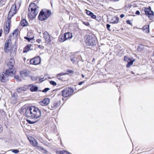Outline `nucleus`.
I'll return each mask as SVG.
<instances>
[{"label": "nucleus", "instance_id": "1", "mask_svg": "<svg viewBox=\"0 0 154 154\" xmlns=\"http://www.w3.org/2000/svg\"><path fill=\"white\" fill-rule=\"evenodd\" d=\"M20 110L21 112H25V116L29 119H36L38 118V116L37 114L38 108L35 106H30L27 108H21Z\"/></svg>", "mask_w": 154, "mask_h": 154}, {"label": "nucleus", "instance_id": "2", "mask_svg": "<svg viewBox=\"0 0 154 154\" xmlns=\"http://www.w3.org/2000/svg\"><path fill=\"white\" fill-rule=\"evenodd\" d=\"M38 8L37 5L34 3H32L29 5L28 8V16L31 19H33L37 14L36 11Z\"/></svg>", "mask_w": 154, "mask_h": 154}, {"label": "nucleus", "instance_id": "3", "mask_svg": "<svg viewBox=\"0 0 154 154\" xmlns=\"http://www.w3.org/2000/svg\"><path fill=\"white\" fill-rule=\"evenodd\" d=\"M50 10L47 9H42L39 14V20L43 21L46 20L51 15Z\"/></svg>", "mask_w": 154, "mask_h": 154}, {"label": "nucleus", "instance_id": "4", "mask_svg": "<svg viewBox=\"0 0 154 154\" xmlns=\"http://www.w3.org/2000/svg\"><path fill=\"white\" fill-rule=\"evenodd\" d=\"M17 11L16 4H14L11 8L8 13L7 21L11 22V17L17 13Z\"/></svg>", "mask_w": 154, "mask_h": 154}, {"label": "nucleus", "instance_id": "5", "mask_svg": "<svg viewBox=\"0 0 154 154\" xmlns=\"http://www.w3.org/2000/svg\"><path fill=\"white\" fill-rule=\"evenodd\" d=\"M85 42L87 45L91 46H94L96 44V39L92 36H88Z\"/></svg>", "mask_w": 154, "mask_h": 154}, {"label": "nucleus", "instance_id": "6", "mask_svg": "<svg viewBox=\"0 0 154 154\" xmlns=\"http://www.w3.org/2000/svg\"><path fill=\"white\" fill-rule=\"evenodd\" d=\"M73 92L72 89L70 88L67 87L62 91V95L65 97H67L72 95Z\"/></svg>", "mask_w": 154, "mask_h": 154}, {"label": "nucleus", "instance_id": "7", "mask_svg": "<svg viewBox=\"0 0 154 154\" xmlns=\"http://www.w3.org/2000/svg\"><path fill=\"white\" fill-rule=\"evenodd\" d=\"M12 45L11 41L10 39L7 40L4 45V50L6 53H8L11 52L10 48Z\"/></svg>", "mask_w": 154, "mask_h": 154}, {"label": "nucleus", "instance_id": "8", "mask_svg": "<svg viewBox=\"0 0 154 154\" xmlns=\"http://www.w3.org/2000/svg\"><path fill=\"white\" fill-rule=\"evenodd\" d=\"M144 11L145 15L148 16L149 19L152 20L153 17L154 12L151 11V7L149 6L148 8H145Z\"/></svg>", "mask_w": 154, "mask_h": 154}, {"label": "nucleus", "instance_id": "9", "mask_svg": "<svg viewBox=\"0 0 154 154\" xmlns=\"http://www.w3.org/2000/svg\"><path fill=\"white\" fill-rule=\"evenodd\" d=\"M11 22L9 21H7L6 22L5 27L4 29V32L5 34H8L11 28Z\"/></svg>", "mask_w": 154, "mask_h": 154}, {"label": "nucleus", "instance_id": "10", "mask_svg": "<svg viewBox=\"0 0 154 154\" xmlns=\"http://www.w3.org/2000/svg\"><path fill=\"white\" fill-rule=\"evenodd\" d=\"M8 75L6 74V72L5 73L2 72L0 73V80L3 82H5L8 80L7 78Z\"/></svg>", "mask_w": 154, "mask_h": 154}, {"label": "nucleus", "instance_id": "11", "mask_svg": "<svg viewBox=\"0 0 154 154\" xmlns=\"http://www.w3.org/2000/svg\"><path fill=\"white\" fill-rule=\"evenodd\" d=\"M50 100V99L48 98H45L42 101L39 102V103L42 106H47L49 103Z\"/></svg>", "mask_w": 154, "mask_h": 154}, {"label": "nucleus", "instance_id": "12", "mask_svg": "<svg viewBox=\"0 0 154 154\" xmlns=\"http://www.w3.org/2000/svg\"><path fill=\"white\" fill-rule=\"evenodd\" d=\"M27 88L32 92L38 90V87L32 84H30L27 86Z\"/></svg>", "mask_w": 154, "mask_h": 154}, {"label": "nucleus", "instance_id": "13", "mask_svg": "<svg viewBox=\"0 0 154 154\" xmlns=\"http://www.w3.org/2000/svg\"><path fill=\"white\" fill-rule=\"evenodd\" d=\"M17 48V44L16 42H15L14 44L12 45L11 48H10L11 53L13 52V54H15L16 53Z\"/></svg>", "mask_w": 154, "mask_h": 154}, {"label": "nucleus", "instance_id": "14", "mask_svg": "<svg viewBox=\"0 0 154 154\" xmlns=\"http://www.w3.org/2000/svg\"><path fill=\"white\" fill-rule=\"evenodd\" d=\"M18 96L16 93L14 92L12 95L11 100L12 103H15L17 102Z\"/></svg>", "mask_w": 154, "mask_h": 154}, {"label": "nucleus", "instance_id": "15", "mask_svg": "<svg viewBox=\"0 0 154 154\" xmlns=\"http://www.w3.org/2000/svg\"><path fill=\"white\" fill-rule=\"evenodd\" d=\"M43 38L45 40V42L49 43L50 42V36L47 32H45L43 34Z\"/></svg>", "mask_w": 154, "mask_h": 154}, {"label": "nucleus", "instance_id": "16", "mask_svg": "<svg viewBox=\"0 0 154 154\" xmlns=\"http://www.w3.org/2000/svg\"><path fill=\"white\" fill-rule=\"evenodd\" d=\"M38 56L35 57L30 60V63L31 64L37 65L38 64Z\"/></svg>", "mask_w": 154, "mask_h": 154}, {"label": "nucleus", "instance_id": "17", "mask_svg": "<svg viewBox=\"0 0 154 154\" xmlns=\"http://www.w3.org/2000/svg\"><path fill=\"white\" fill-rule=\"evenodd\" d=\"M5 72H6V74L8 76L9 75L12 76L13 75H14L15 72L12 68H10L9 69H7Z\"/></svg>", "mask_w": 154, "mask_h": 154}, {"label": "nucleus", "instance_id": "18", "mask_svg": "<svg viewBox=\"0 0 154 154\" xmlns=\"http://www.w3.org/2000/svg\"><path fill=\"white\" fill-rule=\"evenodd\" d=\"M66 40L71 39L72 36V34L69 32L65 33L64 34Z\"/></svg>", "mask_w": 154, "mask_h": 154}, {"label": "nucleus", "instance_id": "19", "mask_svg": "<svg viewBox=\"0 0 154 154\" xmlns=\"http://www.w3.org/2000/svg\"><path fill=\"white\" fill-rule=\"evenodd\" d=\"M58 103H54L52 104L51 106L49 108L51 110H54L57 108L58 106Z\"/></svg>", "mask_w": 154, "mask_h": 154}, {"label": "nucleus", "instance_id": "20", "mask_svg": "<svg viewBox=\"0 0 154 154\" xmlns=\"http://www.w3.org/2000/svg\"><path fill=\"white\" fill-rule=\"evenodd\" d=\"M119 18L118 17H113L111 20L110 22L112 23H118Z\"/></svg>", "mask_w": 154, "mask_h": 154}, {"label": "nucleus", "instance_id": "21", "mask_svg": "<svg viewBox=\"0 0 154 154\" xmlns=\"http://www.w3.org/2000/svg\"><path fill=\"white\" fill-rule=\"evenodd\" d=\"M26 90L27 88L24 87L19 88L17 89V91L19 93H22L23 91H25Z\"/></svg>", "mask_w": 154, "mask_h": 154}, {"label": "nucleus", "instance_id": "22", "mask_svg": "<svg viewBox=\"0 0 154 154\" xmlns=\"http://www.w3.org/2000/svg\"><path fill=\"white\" fill-rule=\"evenodd\" d=\"M28 23L26 19H23L20 22V24L21 26H25L28 25Z\"/></svg>", "mask_w": 154, "mask_h": 154}, {"label": "nucleus", "instance_id": "23", "mask_svg": "<svg viewBox=\"0 0 154 154\" xmlns=\"http://www.w3.org/2000/svg\"><path fill=\"white\" fill-rule=\"evenodd\" d=\"M31 47V45H27L25 47V48H24L23 52L24 53L27 52L31 50L30 47Z\"/></svg>", "mask_w": 154, "mask_h": 154}, {"label": "nucleus", "instance_id": "24", "mask_svg": "<svg viewBox=\"0 0 154 154\" xmlns=\"http://www.w3.org/2000/svg\"><path fill=\"white\" fill-rule=\"evenodd\" d=\"M135 61L134 59L131 58L128 63L126 65V67L128 68L131 65H132L134 61Z\"/></svg>", "mask_w": 154, "mask_h": 154}, {"label": "nucleus", "instance_id": "25", "mask_svg": "<svg viewBox=\"0 0 154 154\" xmlns=\"http://www.w3.org/2000/svg\"><path fill=\"white\" fill-rule=\"evenodd\" d=\"M149 25H146L144 26L143 28V31L146 33H148L149 32Z\"/></svg>", "mask_w": 154, "mask_h": 154}, {"label": "nucleus", "instance_id": "26", "mask_svg": "<svg viewBox=\"0 0 154 154\" xmlns=\"http://www.w3.org/2000/svg\"><path fill=\"white\" fill-rule=\"evenodd\" d=\"M66 41L65 37L63 35H60L59 37V41L60 42H63Z\"/></svg>", "mask_w": 154, "mask_h": 154}, {"label": "nucleus", "instance_id": "27", "mask_svg": "<svg viewBox=\"0 0 154 154\" xmlns=\"http://www.w3.org/2000/svg\"><path fill=\"white\" fill-rule=\"evenodd\" d=\"M14 59H11L9 62L8 63V65L9 66H10L11 67H13L14 66Z\"/></svg>", "mask_w": 154, "mask_h": 154}, {"label": "nucleus", "instance_id": "28", "mask_svg": "<svg viewBox=\"0 0 154 154\" xmlns=\"http://www.w3.org/2000/svg\"><path fill=\"white\" fill-rule=\"evenodd\" d=\"M29 140L30 143L32 145L34 146H37L38 143L35 140H30L29 138Z\"/></svg>", "mask_w": 154, "mask_h": 154}, {"label": "nucleus", "instance_id": "29", "mask_svg": "<svg viewBox=\"0 0 154 154\" xmlns=\"http://www.w3.org/2000/svg\"><path fill=\"white\" fill-rule=\"evenodd\" d=\"M28 74L26 71H22L20 72V75L22 77L23 76H26L28 75Z\"/></svg>", "mask_w": 154, "mask_h": 154}, {"label": "nucleus", "instance_id": "30", "mask_svg": "<svg viewBox=\"0 0 154 154\" xmlns=\"http://www.w3.org/2000/svg\"><path fill=\"white\" fill-rule=\"evenodd\" d=\"M18 31V30L17 29H16L13 31L12 32V35L13 36L15 37L17 36Z\"/></svg>", "mask_w": 154, "mask_h": 154}, {"label": "nucleus", "instance_id": "31", "mask_svg": "<svg viewBox=\"0 0 154 154\" xmlns=\"http://www.w3.org/2000/svg\"><path fill=\"white\" fill-rule=\"evenodd\" d=\"M66 74H68L67 73H63L62 72V73L57 74V78L59 80H61L62 78L61 77V76L65 75Z\"/></svg>", "mask_w": 154, "mask_h": 154}, {"label": "nucleus", "instance_id": "32", "mask_svg": "<svg viewBox=\"0 0 154 154\" xmlns=\"http://www.w3.org/2000/svg\"><path fill=\"white\" fill-rule=\"evenodd\" d=\"M70 60L73 63H74L76 61H78L77 58L75 57H71L70 58Z\"/></svg>", "mask_w": 154, "mask_h": 154}, {"label": "nucleus", "instance_id": "33", "mask_svg": "<svg viewBox=\"0 0 154 154\" xmlns=\"http://www.w3.org/2000/svg\"><path fill=\"white\" fill-rule=\"evenodd\" d=\"M38 120L37 121H32L29 120L27 119V122L29 124H33L36 123L37 122Z\"/></svg>", "mask_w": 154, "mask_h": 154}, {"label": "nucleus", "instance_id": "34", "mask_svg": "<svg viewBox=\"0 0 154 154\" xmlns=\"http://www.w3.org/2000/svg\"><path fill=\"white\" fill-rule=\"evenodd\" d=\"M33 38L34 37H30L29 36V37L25 36L24 37V38L25 39L27 40L29 42H30L31 40H32V38Z\"/></svg>", "mask_w": 154, "mask_h": 154}, {"label": "nucleus", "instance_id": "35", "mask_svg": "<svg viewBox=\"0 0 154 154\" xmlns=\"http://www.w3.org/2000/svg\"><path fill=\"white\" fill-rule=\"evenodd\" d=\"M11 150L12 152L15 154H17L19 152V150L18 149H13Z\"/></svg>", "mask_w": 154, "mask_h": 154}, {"label": "nucleus", "instance_id": "36", "mask_svg": "<svg viewBox=\"0 0 154 154\" xmlns=\"http://www.w3.org/2000/svg\"><path fill=\"white\" fill-rule=\"evenodd\" d=\"M14 79H15L17 81L20 82L21 81V80L20 79V77L18 75H15Z\"/></svg>", "mask_w": 154, "mask_h": 154}, {"label": "nucleus", "instance_id": "37", "mask_svg": "<svg viewBox=\"0 0 154 154\" xmlns=\"http://www.w3.org/2000/svg\"><path fill=\"white\" fill-rule=\"evenodd\" d=\"M60 154H71L68 152L64 150L60 151Z\"/></svg>", "mask_w": 154, "mask_h": 154}, {"label": "nucleus", "instance_id": "38", "mask_svg": "<svg viewBox=\"0 0 154 154\" xmlns=\"http://www.w3.org/2000/svg\"><path fill=\"white\" fill-rule=\"evenodd\" d=\"M131 59V58H130L128 57L127 56H125L124 58V60L125 61L127 62V63H128Z\"/></svg>", "mask_w": 154, "mask_h": 154}, {"label": "nucleus", "instance_id": "39", "mask_svg": "<svg viewBox=\"0 0 154 154\" xmlns=\"http://www.w3.org/2000/svg\"><path fill=\"white\" fill-rule=\"evenodd\" d=\"M39 148H40V149H41L42 152L43 153H46L47 152V151L45 149L42 147L41 146L40 147H39Z\"/></svg>", "mask_w": 154, "mask_h": 154}, {"label": "nucleus", "instance_id": "40", "mask_svg": "<svg viewBox=\"0 0 154 154\" xmlns=\"http://www.w3.org/2000/svg\"><path fill=\"white\" fill-rule=\"evenodd\" d=\"M50 84L54 86H56L57 85L56 82L54 81H50Z\"/></svg>", "mask_w": 154, "mask_h": 154}, {"label": "nucleus", "instance_id": "41", "mask_svg": "<svg viewBox=\"0 0 154 154\" xmlns=\"http://www.w3.org/2000/svg\"><path fill=\"white\" fill-rule=\"evenodd\" d=\"M30 78L32 80L35 81L36 80V79H38V78L37 77L34 76H31Z\"/></svg>", "mask_w": 154, "mask_h": 154}, {"label": "nucleus", "instance_id": "42", "mask_svg": "<svg viewBox=\"0 0 154 154\" xmlns=\"http://www.w3.org/2000/svg\"><path fill=\"white\" fill-rule=\"evenodd\" d=\"M50 89L49 88H45L44 90L42 91V92L44 93H46L47 91L50 90Z\"/></svg>", "mask_w": 154, "mask_h": 154}, {"label": "nucleus", "instance_id": "43", "mask_svg": "<svg viewBox=\"0 0 154 154\" xmlns=\"http://www.w3.org/2000/svg\"><path fill=\"white\" fill-rule=\"evenodd\" d=\"M90 16L93 19H95L96 18V16L94 15L93 13H92Z\"/></svg>", "mask_w": 154, "mask_h": 154}, {"label": "nucleus", "instance_id": "44", "mask_svg": "<svg viewBox=\"0 0 154 154\" xmlns=\"http://www.w3.org/2000/svg\"><path fill=\"white\" fill-rule=\"evenodd\" d=\"M86 14L90 16L91 14L92 13V12H91V11H88L87 10H86Z\"/></svg>", "mask_w": 154, "mask_h": 154}, {"label": "nucleus", "instance_id": "45", "mask_svg": "<svg viewBox=\"0 0 154 154\" xmlns=\"http://www.w3.org/2000/svg\"><path fill=\"white\" fill-rule=\"evenodd\" d=\"M82 23L83 24L87 26H88L90 25L89 23L88 22L83 21Z\"/></svg>", "mask_w": 154, "mask_h": 154}, {"label": "nucleus", "instance_id": "46", "mask_svg": "<svg viewBox=\"0 0 154 154\" xmlns=\"http://www.w3.org/2000/svg\"><path fill=\"white\" fill-rule=\"evenodd\" d=\"M106 28L107 29L109 30V31H111V30L110 29V25L109 24H106Z\"/></svg>", "mask_w": 154, "mask_h": 154}, {"label": "nucleus", "instance_id": "47", "mask_svg": "<svg viewBox=\"0 0 154 154\" xmlns=\"http://www.w3.org/2000/svg\"><path fill=\"white\" fill-rule=\"evenodd\" d=\"M126 23L127 24H129L130 25H132V23L131 22V21L129 20H128L126 21Z\"/></svg>", "mask_w": 154, "mask_h": 154}, {"label": "nucleus", "instance_id": "48", "mask_svg": "<svg viewBox=\"0 0 154 154\" xmlns=\"http://www.w3.org/2000/svg\"><path fill=\"white\" fill-rule=\"evenodd\" d=\"M66 71L67 72L70 73H73V71L71 70L67 69Z\"/></svg>", "mask_w": 154, "mask_h": 154}, {"label": "nucleus", "instance_id": "49", "mask_svg": "<svg viewBox=\"0 0 154 154\" xmlns=\"http://www.w3.org/2000/svg\"><path fill=\"white\" fill-rule=\"evenodd\" d=\"M85 82V81H82L80 82H79L78 83V85H81L82 84L84 83Z\"/></svg>", "mask_w": 154, "mask_h": 154}, {"label": "nucleus", "instance_id": "50", "mask_svg": "<svg viewBox=\"0 0 154 154\" xmlns=\"http://www.w3.org/2000/svg\"><path fill=\"white\" fill-rule=\"evenodd\" d=\"M2 29H0V37L2 35Z\"/></svg>", "mask_w": 154, "mask_h": 154}, {"label": "nucleus", "instance_id": "51", "mask_svg": "<svg viewBox=\"0 0 154 154\" xmlns=\"http://www.w3.org/2000/svg\"><path fill=\"white\" fill-rule=\"evenodd\" d=\"M135 14H137V15H139L140 14V11L137 10V11L136 12V13H135Z\"/></svg>", "mask_w": 154, "mask_h": 154}, {"label": "nucleus", "instance_id": "52", "mask_svg": "<svg viewBox=\"0 0 154 154\" xmlns=\"http://www.w3.org/2000/svg\"><path fill=\"white\" fill-rule=\"evenodd\" d=\"M0 128H1V129H0V133H1L2 132V131L3 130V128L2 127V126L1 125V127H0Z\"/></svg>", "mask_w": 154, "mask_h": 154}, {"label": "nucleus", "instance_id": "53", "mask_svg": "<svg viewBox=\"0 0 154 154\" xmlns=\"http://www.w3.org/2000/svg\"><path fill=\"white\" fill-rule=\"evenodd\" d=\"M125 16V15L123 14H121L120 15V17L121 18H123Z\"/></svg>", "mask_w": 154, "mask_h": 154}, {"label": "nucleus", "instance_id": "54", "mask_svg": "<svg viewBox=\"0 0 154 154\" xmlns=\"http://www.w3.org/2000/svg\"><path fill=\"white\" fill-rule=\"evenodd\" d=\"M43 79H39V81H43Z\"/></svg>", "mask_w": 154, "mask_h": 154}, {"label": "nucleus", "instance_id": "55", "mask_svg": "<svg viewBox=\"0 0 154 154\" xmlns=\"http://www.w3.org/2000/svg\"><path fill=\"white\" fill-rule=\"evenodd\" d=\"M112 2H117L119 1V0H110Z\"/></svg>", "mask_w": 154, "mask_h": 154}, {"label": "nucleus", "instance_id": "56", "mask_svg": "<svg viewBox=\"0 0 154 154\" xmlns=\"http://www.w3.org/2000/svg\"><path fill=\"white\" fill-rule=\"evenodd\" d=\"M112 2H117L119 1V0H110Z\"/></svg>", "mask_w": 154, "mask_h": 154}, {"label": "nucleus", "instance_id": "57", "mask_svg": "<svg viewBox=\"0 0 154 154\" xmlns=\"http://www.w3.org/2000/svg\"><path fill=\"white\" fill-rule=\"evenodd\" d=\"M41 60V58H40V57H39V64H40Z\"/></svg>", "mask_w": 154, "mask_h": 154}, {"label": "nucleus", "instance_id": "58", "mask_svg": "<svg viewBox=\"0 0 154 154\" xmlns=\"http://www.w3.org/2000/svg\"><path fill=\"white\" fill-rule=\"evenodd\" d=\"M39 113H40V114L39 115V117H40V115H41V112L39 110Z\"/></svg>", "mask_w": 154, "mask_h": 154}, {"label": "nucleus", "instance_id": "59", "mask_svg": "<svg viewBox=\"0 0 154 154\" xmlns=\"http://www.w3.org/2000/svg\"><path fill=\"white\" fill-rule=\"evenodd\" d=\"M82 78H84L85 77L84 75L83 74L82 75Z\"/></svg>", "mask_w": 154, "mask_h": 154}, {"label": "nucleus", "instance_id": "60", "mask_svg": "<svg viewBox=\"0 0 154 154\" xmlns=\"http://www.w3.org/2000/svg\"><path fill=\"white\" fill-rule=\"evenodd\" d=\"M18 4L19 5V7H20V3H18Z\"/></svg>", "mask_w": 154, "mask_h": 154}, {"label": "nucleus", "instance_id": "61", "mask_svg": "<svg viewBox=\"0 0 154 154\" xmlns=\"http://www.w3.org/2000/svg\"><path fill=\"white\" fill-rule=\"evenodd\" d=\"M36 42H38V39H36Z\"/></svg>", "mask_w": 154, "mask_h": 154}, {"label": "nucleus", "instance_id": "62", "mask_svg": "<svg viewBox=\"0 0 154 154\" xmlns=\"http://www.w3.org/2000/svg\"><path fill=\"white\" fill-rule=\"evenodd\" d=\"M131 72L132 73V74H134L135 73L134 72H133L132 71Z\"/></svg>", "mask_w": 154, "mask_h": 154}, {"label": "nucleus", "instance_id": "63", "mask_svg": "<svg viewBox=\"0 0 154 154\" xmlns=\"http://www.w3.org/2000/svg\"><path fill=\"white\" fill-rule=\"evenodd\" d=\"M41 45H39V48H41Z\"/></svg>", "mask_w": 154, "mask_h": 154}, {"label": "nucleus", "instance_id": "64", "mask_svg": "<svg viewBox=\"0 0 154 154\" xmlns=\"http://www.w3.org/2000/svg\"><path fill=\"white\" fill-rule=\"evenodd\" d=\"M2 1V0H0V3H1V2Z\"/></svg>", "mask_w": 154, "mask_h": 154}]
</instances>
